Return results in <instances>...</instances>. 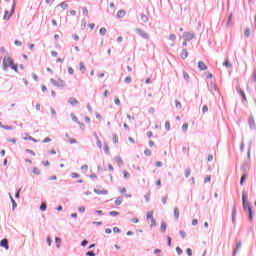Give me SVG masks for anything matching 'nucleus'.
Instances as JSON below:
<instances>
[{
  "mask_svg": "<svg viewBox=\"0 0 256 256\" xmlns=\"http://www.w3.org/2000/svg\"><path fill=\"white\" fill-rule=\"evenodd\" d=\"M87 243H89V241L83 240L82 243H81L82 247H86Z\"/></svg>",
  "mask_w": 256,
  "mask_h": 256,
  "instance_id": "nucleus-60",
  "label": "nucleus"
},
{
  "mask_svg": "<svg viewBox=\"0 0 256 256\" xmlns=\"http://www.w3.org/2000/svg\"><path fill=\"white\" fill-rule=\"evenodd\" d=\"M241 247H242L241 241L237 242L236 243V249L234 250V255L237 254V251H239V249H241Z\"/></svg>",
  "mask_w": 256,
  "mask_h": 256,
  "instance_id": "nucleus-16",
  "label": "nucleus"
},
{
  "mask_svg": "<svg viewBox=\"0 0 256 256\" xmlns=\"http://www.w3.org/2000/svg\"><path fill=\"white\" fill-rule=\"evenodd\" d=\"M160 231H162V233H165V231H167V224L165 222L161 223Z\"/></svg>",
  "mask_w": 256,
  "mask_h": 256,
  "instance_id": "nucleus-15",
  "label": "nucleus"
},
{
  "mask_svg": "<svg viewBox=\"0 0 256 256\" xmlns=\"http://www.w3.org/2000/svg\"><path fill=\"white\" fill-rule=\"evenodd\" d=\"M107 33V29L105 27L100 28V35H105Z\"/></svg>",
  "mask_w": 256,
  "mask_h": 256,
  "instance_id": "nucleus-38",
  "label": "nucleus"
},
{
  "mask_svg": "<svg viewBox=\"0 0 256 256\" xmlns=\"http://www.w3.org/2000/svg\"><path fill=\"white\" fill-rule=\"evenodd\" d=\"M245 179H247V174L242 175L240 179V185H243L245 183Z\"/></svg>",
  "mask_w": 256,
  "mask_h": 256,
  "instance_id": "nucleus-23",
  "label": "nucleus"
},
{
  "mask_svg": "<svg viewBox=\"0 0 256 256\" xmlns=\"http://www.w3.org/2000/svg\"><path fill=\"white\" fill-rule=\"evenodd\" d=\"M240 95L243 97L244 101H247V96H245V92L241 89H239Z\"/></svg>",
  "mask_w": 256,
  "mask_h": 256,
  "instance_id": "nucleus-25",
  "label": "nucleus"
},
{
  "mask_svg": "<svg viewBox=\"0 0 256 256\" xmlns=\"http://www.w3.org/2000/svg\"><path fill=\"white\" fill-rule=\"evenodd\" d=\"M198 69H200V71H207V65L205 64V62L199 61L198 62Z\"/></svg>",
  "mask_w": 256,
  "mask_h": 256,
  "instance_id": "nucleus-7",
  "label": "nucleus"
},
{
  "mask_svg": "<svg viewBox=\"0 0 256 256\" xmlns=\"http://www.w3.org/2000/svg\"><path fill=\"white\" fill-rule=\"evenodd\" d=\"M54 85H56V87H65V81L58 79L57 81H53Z\"/></svg>",
  "mask_w": 256,
  "mask_h": 256,
  "instance_id": "nucleus-8",
  "label": "nucleus"
},
{
  "mask_svg": "<svg viewBox=\"0 0 256 256\" xmlns=\"http://www.w3.org/2000/svg\"><path fill=\"white\" fill-rule=\"evenodd\" d=\"M104 153H106L107 155H109V145L105 144L104 145Z\"/></svg>",
  "mask_w": 256,
  "mask_h": 256,
  "instance_id": "nucleus-31",
  "label": "nucleus"
},
{
  "mask_svg": "<svg viewBox=\"0 0 256 256\" xmlns=\"http://www.w3.org/2000/svg\"><path fill=\"white\" fill-rule=\"evenodd\" d=\"M114 103H115V105H121V100H119V98L118 97H115L114 98Z\"/></svg>",
  "mask_w": 256,
  "mask_h": 256,
  "instance_id": "nucleus-36",
  "label": "nucleus"
},
{
  "mask_svg": "<svg viewBox=\"0 0 256 256\" xmlns=\"http://www.w3.org/2000/svg\"><path fill=\"white\" fill-rule=\"evenodd\" d=\"M79 69L82 73H85V71H87V68L85 67V63L80 62L79 64Z\"/></svg>",
  "mask_w": 256,
  "mask_h": 256,
  "instance_id": "nucleus-14",
  "label": "nucleus"
},
{
  "mask_svg": "<svg viewBox=\"0 0 256 256\" xmlns=\"http://www.w3.org/2000/svg\"><path fill=\"white\" fill-rule=\"evenodd\" d=\"M187 129H189V125L188 124H183L182 125V131H187Z\"/></svg>",
  "mask_w": 256,
  "mask_h": 256,
  "instance_id": "nucleus-46",
  "label": "nucleus"
},
{
  "mask_svg": "<svg viewBox=\"0 0 256 256\" xmlns=\"http://www.w3.org/2000/svg\"><path fill=\"white\" fill-rule=\"evenodd\" d=\"M82 13H83V15H85L86 17L89 16V10H87V8H82Z\"/></svg>",
  "mask_w": 256,
  "mask_h": 256,
  "instance_id": "nucleus-32",
  "label": "nucleus"
},
{
  "mask_svg": "<svg viewBox=\"0 0 256 256\" xmlns=\"http://www.w3.org/2000/svg\"><path fill=\"white\" fill-rule=\"evenodd\" d=\"M169 39H170V41H175V39H177V36L175 34H171L169 36Z\"/></svg>",
  "mask_w": 256,
  "mask_h": 256,
  "instance_id": "nucleus-42",
  "label": "nucleus"
},
{
  "mask_svg": "<svg viewBox=\"0 0 256 256\" xmlns=\"http://www.w3.org/2000/svg\"><path fill=\"white\" fill-rule=\"evenodd\" d=\"M68 73H69V75H73V73H75V70H73L72 67H69L68 68Z\"/></svg>",
  "mask_w": 256,
  "mask_h": 256,
  "instance_id": "nucleus-52",
  "label": "nucleus"
},
{
  "mask_svg": "<svg viewBox=\"0 0 256 256\" xmlns=\"http://www.w3.org/2000/svg\"><path fill=\"white\" fill-rule=\"evenodd\" d=\"M43 143H51V138L46 137V138L43 140Z\"/></svg>",
  "mask_w": 256,
  "mask_h": 256,
  "instance_id": "nucleus-56",
  "label": "nucleus"
},
{
  "mask_svg": "<svg viewBox=\"0 0 256 256\" xmlns=\"http://www.w3.org/2000/svg\"><path fill=\"white\" fill-rule=\"evenodd\" d=\"M68 103H70L73 107H76V105H79V100H77V98L71 97L68 100Z\"/></svg>",
  "mask_w": 256,
  "mask_h": 256,
  "instance_id": "nucleus-9",
  "label": "nucleus"
},
{
  "mask_svg": "<svg viewBox=\"0 0 256 256\" xmlns=\"http://www.w3.org/2000/svg\"><path fill=\"white\" fill-rule=\"evenodd\" d=\"M155 167H163V162L157 161V162L155 163Z\"/></svg>",
  "mask_w": 256,
  "mask_h": 256,
  "instance_id": "nucleus-47",
  "label": "nucleus"
},
{
  "mask_svg": "<svg viewBox=\"0 0 256 256\" xmlns=\"http://www.w3.org/2000/svg\"><path fill=\"white\" fill-rule=\"evenodd\" d=\"M184 175H185L186 178L191 177V169H186L184 171Z\"/></svg>",
  "mask_w": 256,
  "mask_h": 256,
  "instance_id": "nucleus-21",
  "label": "nucleus"
},
{
  "mask_svg": "<svg viewBox=\"0 0 256 256\" xmlns=\"http://www.w3.org/2000/svg\"><path fill=\"white\" fill-rule=\"evenodd\" d=\"M126 14H127V13L125 12V10H119V11L117 12V17H118L119 19H123V17H125Z\"/></svg>",
  "mask_w": 256,
  "mask_h": 256,
  "instance_id": "nucleus-11",
  "label": "nucleus"
},
{
  "mask_svg": "<svg viewBox=\"0 0 256 256\" xmlns=\"http://www.w3.org/2000/svg\"><path fill=\"white\" fill-rule=\"evenodd\" d=\"M242 204L244 211H248L249 220L253 221V209L249 205V202H247V194L245 192L242 193Z\"/></svg>",
  "mask_w": 256,
  "mask_h": 256,
  "instance_id": "nucleus-2",
  "label": "nucleus"
},
{
  "mask_svg": "<svg viewBox=\"0 0 256 256\" xmlns=\"http://www.w3.org/2000/svg\"><path fill=\"white\" fill-rule=\"evenodd\" d=\"M68 141H69V143H70L71 145L77 143V140H76L75 138H69Z\"/></svg>",
  "mask_w": 256,
  "mask_h": 256,
  "instance_id": "nucleus-41",
  "label": "nucleus"
},
{
  "mask_svg": "<svg viewBox=\"0 0 256 256\" xmlns=\"http://www.w3.org/2000/svg\"><path fill=\"white\" fill-rule=\"evenodd\" d=\"M40 210L42 211H47V204H45V202H42L40 205Z\"/></svg>",
  "mask_w": 256,
  "mask_h": 256,
  "instance_id": "nucleus-22",
  "label": "nucleus"
},
{
  "mask_svg": "<svg viewBox=\"0 0 256 256\" xmlns=\"http://www.w3.org/2000/svg\"><path fill=\"white\" fill-rule=\"evenodd\" d=\"M136 33L142 37V39L149 40V34L145 32L144 30H141L139 28L136 29Z\"/></svg>",
  "mask_w": 256,
  "mask_h": 256,
  "instance_id": "nucleus-3",
  "label": "nucleus"
},
{
  "mask_svg": "<svg viewBox=\"0 0 256 256\" xmlns=\"http://www.w3.org/2000/svg\"><path fill=\"white\" fill-rule=\"evenodd\" d=\"M207 161H209L211 163V161H213V156L212 154L208 155Z\"/></svg>",
  "mask_w": 256,
  "mask_h": 256,
  "instance_id": "nucleus-61",
  "label": "nucleus"
},
{
  "mask_svg": "<svg viewBox=\"0 0 256 256\" xmlns=\"http://www.w3.org/2000/svg\"><path fill=\"white\" fill-rule=\"evenodd\" d=\"M180 57L182 59H187V57H189V53L187 52V50H182Z\"/></svg>",
  "mask_w": 256,
  "mask_h": 256,
  "instance_id": "nucleus-13",
  "label": "nucleus"
},
{
  "mask_svg": "<svg viewBox=\"0 0 256 256\" xmlns=\"http://www.w3.org/2000/svg\"><path fill=\"white\" fill-rule=\"evenodd\" d=\"M32 79H34L35 81H39V77L37 76V74H32Z\"/></svg>",
  "mask_w": 256,
  "mask_h": 256,
  "instance_id": "nucleus-58",
  "label": "nucleus"
},
{
  "mask_svg": "<svg viewBox=\"0 0 256 256\" xmlns=\"http://www.w3.org/2000/svg\"><path fill=\"white\" fill-rule=\"evenodd\" d=\"M86 255H88V256H95V253L92 252V251H88V252L86 253Z\"/></svg>",
  "mask_w": 256,
  "mask_h": 256,
  "instance_id": "nucleus-64",
  "label": "nucleus"
},
{
  "mask_svg": "<svg viewBox=\"0 0 256 256\" xmlns=\"http://www.w3.org/2000/svg\"><path fill=\"white\" fill-rule=\"evenodd\" d=\"M0 245L4 249H6V251H8V249H9V240H7V238L1 240Z\"/></svg>",
  "mask_w": 256,
  "mask_h": 256,
  "instance_id": "nucleus-6",
  "label": "nucleus"
},
{
  "mask_svg": "<svg viewBox=\"0 0 256 256\" xmlns=\"http://www.w3.org/2000/svg\"><path fill=\"white\" fill-rule=\"evenodd\" d=\"M9 67L12 68L16 73L19 71L17 64L13 62V59H11L9 56H5L3 59V69L6 70L9 69Z\"/></svg>",
  "mask_w": 256,
  "mask_h": 256,
  "instance_id": "nucleus-1",
  "label": "nucleus"
},
{
  "mask_svg": "<svg viewBox=\"0 0 256 256\" xmlns=\"http://www.w3.org/2000/svg\"><path fill=\"white\" fill-rule=\"evenodd\" d=\"M113 231H114V233H120L121 230L118 227H114Z\"/></svg>",
  "mask_w": 256,
  "mask_h": 256,
  "instance_id": "nucleus-62",
  "label": "nucleus"
},
{
  "mask_svg": "<svg viewBox=\"0 0 256 256\" xmlns=\"http://www.w3.org/2000/svg\"><path fill=\"white\" fill-rule=\"evenodd\" d=\"M175 107L176 109H181V102H179V100L175 101Z\"/></svg>",
  "mask_w": 256,
  "mask_h": 256,
  "instance_id": "nucleus-34",
  "label": "nucleus"
},
{
  "mask_svg": "<svg viewBox=\"0 0 256 256\" xmlns=\"http://www.w3.org/2000/svg\"><path fill=\"white\" fill-rule=\"evenodd\" d=\"M120 193H127V188L123 187L119 189Z\"/></svg>",
  "mask_w": 256,
  "mask_h": 256,
  "instance_id": "nucleus-59",
  "label": "nucleus"
},
{
  "mask_svg": "<svg viewBox=\"0 0 256 256\" xmlns=\"http://www.w3.org/2000/svg\"><path fill=\"white\" fill-rule=\"evenodd\" d=\"M176 252L178 253V255L183 254V250L180 247H176Z\"/></svg>",
  "mask_w": 256,
  "mask_h": 256,
  "instance_id": "nucleus-44",
  "label": "nucleus"
},
{
  "mask_svg": "<svg viewBox=\"0 0 256 256\" xmlns=\"http://www.w3.org/2000/svg\"><path fill=\"white\" fill-rule=\"evenodd\" d=\"M244 35H245V37H249V35H251V29L246 28L245 32H244Z\"/></svg>",
  "mask_w": 256,
  "mask_h": 256,
  "instance_id": "nucleus-24",
  "label": "nucleus"
},
{
  "mask_svg": "<svg viewBox=\"0 0 256 256\" xmlns=\"http://www.w3.org/2000/svg\"><path fill=\"white\" fill-rule=\"evenodd\" d=\"M71 177H72V179H79V174L73 172V173L71 174Z\"/></svg>",
  "mask_w": 256,
  "mask_h": 256,
  "instance_id": "nucleus-39",
  "label": "nucleus"
},
{
  "mask_svg": "<svg viewBox=\"0 0 256 256\" xmlns=\"http://www.w3.org/2000/svg\"><path fill=\"white\" fill-rule=\"evenodd\" d=\"M207 111H209V107H207V105H204V106L202 107V112H203V113H207Z\"/></svg>",
  "mask_w": 256,
  "mask_h": 256,
  "instance_id": "nucleus-43",
  "label": "nucleus"
},
{
  "mask_svg": "<svg viewBox=\"0 0 256 256\" xmlns=\"http://www.w3.org/2000/svg\"><path fill=\"white\" fill-rule=\"evenodd\" d=\"M114 161L115 163H117L118 167H123L124 165L123 158H121L120 156H115Z\"/></svg>",
  "mask_w": 256,
  "mask_h": 256,
  "instance_id": "nucleus-5",
  "label": "nucleus"
},
{
  "mask_svg": "<svg viewBox=\"0 0 256 256\" xmlns=\"http://www.w3.org/2000/svg\"><path fill=\"white\" fill-rule=\"evenodd\" d=\"M42 164L44 165V167H49L50 165L48 160L43 161Z\"/></svg>",
  "mask_w": 256,
  "mask_h": 256,
  "instance_id": "nucleus-55",
  "label": "nucleus"
},
{
  "mask_svg": "<svg viewBox=\"0 0 256 256\" xmlns=\"http://www.w3.org/2000/svg\"><path fill=\"white\" fill-rule=\"evenodd\" d=\"M94 192L97 194V195H107L108 191L105 190V189H95Z\"/></svg>",
  "mask_w": 256,
  "mask_h": 256,
  "instance_id": "nucleus-10",
  "label": "nucleus"
},
{
  "mask_svg": "<svg viewBox=\"0 0 256 256\" xmlns=\"http://www.w3.org/2000/svg\"><path fill=\"white\" fill-rule=\"evenodd\" d=\"M250 127H255V120L253 118H249Z\"/></svg>",
  "mask_w": 256,
  "mask_h": 256,
  "instance_id": "nucleus-28",
  "label": "nucleus"
},
{
  "mask_svg": "<svg viewBox=\"0 0 256 256\" xmlns=\"http://www.w3.org/2000/svg\"><path fill=\"white\" fill-rule=\"evenodd\" d=\"M125 83H131L132 79L131 76H128L124 79Z\"/></svg>",
  "mask_w": 256,
  "mask_h": 256,
  "instance_id": "nucleus-50",
  "label": "nucleus"
},
{
  "mask_svg": "<svg viewBox=\"0 0 256 256\" xmlns=\"http://www.w3.org/2000/svg\"><path fill=\"white\" fill-rule=\"evenodd\" d=\"M123 177L124 179H127V177H130V174L127 172V170H123Z\"/></svg>",
  "mask_w": 256,
  "mask_h": 256,
  "instance_id": "nucleus-37",
  "label": "nucleus"
},
{
  "mask_svg": "<svg viewBox=\"0 0 256 256\" xmlns=\"http://www.w3.org/2000/svg\"><path fill=\"white\" fill-rule=\"evenodd\" d=\"M84 121L85 123H91V118H89V116H85Z\"/></svg>",
  "mask_w": 256,
  "mask_h": 256,
  "instance_id": "nucleus-53",
  "label": "nucleus"
},
{
  "mask_svg": "<svg viewBox=\"0 0 256 256\" xmlns=\"http://www.w3.org/2000/svg\"><path fill=\"white\" fill-rule=\"evenodd\" d=\"M156 225H157V221H155V218H152L151 227H155Z\"/></svg>",
  "mask_w": 256,
  "mask_h": 256,
  "instance_id": "nucleus-49",
  "label": "nucleus"
},
{
  "mask_svg": "<svg viewBox=\"0 0 256 256\" xmlns=\"http://www.w3.org/2000/svg\"><path fill=\"white\" fill-rule=\"evenodd\" d=\"M32 173H34V175H41V171L37 167L33 168Z\"/></svg>",
  "mask_w": 256,
  "mask_h": 256,
  "instance_id": "nucleus-18",
  "label": "nucleus"
},
{
  "mask_svg": "<svg viewBox=\"0 0 256 256\" xmlns=\"http://www.w3.org/2000/svg\"><path fill=\"white\" fill-rule=\"evenodd\" d=\"M146 135H147V137H148L149 139H151V137H153V132L148 131V132L146 133Z\"/></svg>",
  "mask_w": 256,
  "mask_h": 256,
  "instance_id": "nucleus-57",
  "label": "nucleus"
},
{
  "mask_svg": "<svg viewBox=\"0 0 256 256\" xmlns=\"http://www.w3.org/2000/svg\"><path fill=\"white\" fill-rule=\"evenodd\" d=\"M71 119L72 121H74L75 123L79 122V119L77 118V116H75V114H71Z\"/></svg>",
  "mask_w": 256,
  "mask_h": 256,
  "instance_id": "nucleus-29",
  "label": "nucleus"
},
{
  "mask_svg": "<svg viewBox=\"0 0 256 256\" xmlns=\"http://www.w3.org/2000/svg\"><path fill=\"white\" fill-rule=\"evenodd\" d=\"M165 129H167V131H169V129H171V123L165 122Z\"/></svg>",
  "mask_w": 256,
  "mask_h": 256,
  "instance_id": "nucleus-45",
  "label": "nucleus"
},
{
  "mask_svg": "<svg viewBox=\"0 0 256 256\" xmlns=\"http://www.w3.org/2000/svg\"><path fill=\"white\" fill-rule=\"evenodd\" d=\"M55 241H56V243H57V247H58V248L61 247V238L56 237V238H55Z\"/></svg>",
  "mask_w": 256,
  "mask_h": 256,
  "instance_id": "nucleus-33",
  "label": "nucleus"
},
{
  "mask_svg": "<svg viewBox=\"0 0 256 256\" xmlns=\"http://www.w3.org/2000/svg\"><path fill=\"white\" fill-rule=\"evenodd\" d=\"M141 21L142 23H147V21H149V17L145 14H141Z\"/></svg>",
  "mask_w": 256,
  "mask_h": 256,
  "instance_id": "nucleus-17",
  "label": "nucleus"
},
{
  "mask_svg": "<svg viewBox=\"0 0 256 256\" xmlns=\"http://www.w3.org/2000/svg\"><path fill=\"white\" fill-rule=\"evenodd\" d=\"M109 215H111L112 217H117V215H119V212L111 211V212H109Z\"/></svg>",
  "mask_w": 256,
  "mask_h": 256,
  "instance_id": "nucleus-35",
  "label": "nucleus"
},
{
  "mask_svg": "<svg viewBox=\"0 0 256 256\" xmlns=\"http://www.w3.org/2000/svg\"><path fill=\"white\" fill-rule=\"evenodd\" d=\"M174 217H175L176 219H178V217H179V208H175V209H174Z\"/></svg>",
  "mask_w": 256,
  "mask_h": 256,
  "instance_id": "nucleus-26",
  "label": "nucleus"
},
{
  "mask_svg": "<svg viewBox=\"0 0 256 256\" xmlns=\"http://www.w3.org/2000/svg\"><path fill=\"white\" fill-rule=\"evenodd\" d=\"M60 7H61V9H67V7H69V5L66 2H62L60 4Z\"/></svg>",
  "mask_w": 256,
  "mask_h": 256,
  "instance_id": "nucleus-30",
  "label": "nucleus"
},
{
  "mask_svg": "<svg viewBox=\"0 0 256 256\" xmlns=\"http://www.w3.org/2000/svg\"><path fill=\"white\" fill-rule=\"evenodd\" d=\"M151 150L149 149V148H146L145 150H144V155H146V157H151Z\"/></svg>",
  "mask_w": 256,
  "mask_h": 256,
  "instance_id": "nucleus-20",
  "label": "nucleus"
},
{
  "mask_svg": "<svg viewBox=\"0 0 256 256\" xmlns=\"http://www.w3.org/2000/svg\"><path fill=\"white\" fill-rule=\"evenodd\" d=\"M26 152H27V153H30V155H33V157H35V153H34L33 150H31V149H26Z\"/></svg>",
  "mask_w": 256,
  "mask_h": 256,
  "instance_id": "nucleus-54",
  "label": "nucleus"
},
{
  "mask_svg": "<svg viewBox=\"0 0 256 256\" xmlns=\"http://www.w3.org/2000/svg\"><path fill=\"white\" fill-rule=\"evenodd\" d=\"M180 235H181L182 239H185V237H187V234L183 230L180 231Z\"/></svg>",
  "mask_w": 256,
  "mask_h": 256,
  "instance_id": "nucleus-48",
  "label": "nucleus"
},
{
  "mask_svg": "<svg viewBox=\"0 0 256 256\" xmlns=\"http://www.w3.org/2000/svg\"><path fill=\"white\" fill-rule=\"evenodd\" d=\"M114 203L115 205L119 206L121 203H123V200L121 198H117Z\"/></svg>",
  "mask_w": 256,
  "mask_h": 256,
  "instance_id": "nucleus-27",
  "label": "nucleus"
},
{
  "mask_svg": "<svg viewBox=\"0 0 256 256\" xmlns=\"http://www.w3.org/2000/svg\"><path fill=\"white\" fill-rule=\"evenodd\" d=\"M167 199H168L167 196L162 197V203H163V205H166V204H167Z\"/></svg>",
  "mask_w": 256,
  "mask_h": 256,
  "instance_id": "nucleus-51",
  "label": "nucleus"
},
{
  "mask_svg": "<svg viewBox=\"0 0 256 256\" xmlns=\"http://www.w3.org/2000/svg\"><path fill=\"white\" fill-rule=\"evenodd\" d=\"M14 11H15V6H13L12 11H11L10 14H9V11L6 10V11L4 12L3 19L6 20V21L9 20V19H11V15H13Z\"/></svg>",
  "mask_w": 256,
  "mask_h": 256,
  "instance_id": "nucleus-4",
  "label": "nucleus"
},
{
  "mask_svg": "<svg viewBox=\"0 0 256 256\" xmlns=\"http://www.w3.org/2000/svg\"><path fill=\"white\" fill-rule=\"evenodd\" d=\"M146 219H150V221H152L154 219L153 218V211H150V212L147 213Z\"/></svg>",
  "mask_w": 256,
  "mask_h": 256,
  "instance_id": "nucleus-19",
  "label": "nucleus"
},
{
  "mask_svg": "<svg viewBox=\"0 0 256 256\" xmlns=\"http://www.w3.org/2000/svg\"><path fill=\"white\" fill-rule=\"evenodd\" d=\"M131 222H132V223H139V219H138V218H132V219H131Z\"/></svg>",
  "mask_w": 256,
  "mask_h": 256,
  "instance_id": "nucleus-63",
  "label": "nucleus"
},
{
  "mask_svg": "<svg viewBox=\"0 0 256 256\" xmlns=\"http://www.w3.org/2000/svg\"><path fill=\"white\" fill-rule=\"evenodd\" d=\"M112 143H114V145H118L119 144V136H117V134H113V136H112Z\"/></svg>",
  "mask_w": 256,
  "mask_h": 256,
  "instance_id": "nucleus-12",
  "label": "nucleus"
},
{
  "mask_svg": "<svg viewBox=\"0 0 256 256\" xmlns=\"http://www.w3.org/2000/svg\"><path fill=\"white\" fill-rule=\"evenodd\" d=\"M186 253H187L188 256H193V250H191V248H188L186 250Z\"/></svg>",
  "mask_w": 256,
  "mask_h": 256,
  "instance_id": "nucleus-40",
  "label": "nucleus"
}]
</instances>
